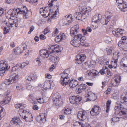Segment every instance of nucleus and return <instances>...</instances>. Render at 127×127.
<instances>
[{"instance_id":"nucleus-17","label":"nucleus","mask_w":127,"mask_h":127,"mask_svg":"<svg viewBox=\"0 0 127 127\" xmlns=\"http://www.w3.org/2000/svg\"><path fill=\"white\" fill-rule=\"evenodd\" d=\"M100 111L99 107L96 105H95L90 111V113L92 116H94L98 115Z\"/></svg>"},{"instance_id":"nucleus-60","label":"nucleus","mask_w":127,"mask_h":127,"mask_svg":"<svg viewBox=\"0 0 127 127\" xmlns=\"http://www.w3.org/2000/svg\"><path fill=\"white\" fill-rule=\"evenodd\" d=\"M20 104L21 106H20V109H21V110H20L19 111L20 112V111H21L22 110H22V109L24 108L26 106V105L24 104Z\"/></svg>"},{"instance_id":"nucleus-27","label":"nucleus","mask_w":127,"mask_h":127,"mask_svg":"<svg viewBox=\"0 0 127 127\" xmlns=\"http://www.w3.org/2000/svg\"><path fill=\"white\" fill-rule=\"evenodd\" d=\"M87 86L85 84H80L77 88V90H78V93H80L83 91H84L86 88Z\"/></svg>"},{"instance_id":"nucleus-52","label":"nucleus","mask_w":127,"mask_h":127,"mask_svg":"<svg viewBox=\"0 0 127 127\" xmlns=\"http://www.w3.org/2000/svg\"><path fill=\"white\" fill-rule=\"evenodd\" d=\"M82 126L81 127H88L89 126V124H87L84 122H82Z\"/></svg>"},{"instance_id":"nucleus-56","label":"nucleus","mask_w":127,"mask_h":127,"mask_svg":"<svg viewBox=\"0 0 127 127\" xmlns=\"http://www.w3.org/2000/svg\"><path fill=\"white\" fill-rule=\"evenodd\" d=\"M104 40L105 41L107 42H110L111 39L110 38L109 36H107L105 37Z\"/></svg>"},{"instance_id":"nucleus-15","label":"nucleus","mask_w":127,"mask_h":127,"mask_svg":"<svg viewBox=\"0 0 127 127\" xmlns=\"http://www.w3.org/2000/svg\"><path fill=\"white\" fill-rule=\"evenodd\" d=\"M77 116L80 120L83 121L86 119L87 116V113L85 111H79L78 112Z\"/></svg>"},{"instance_id":"nucleus-55","label":"nucleus","mask_w":127,"mask_h":127,"mask_svg":"<svg viewBox=\"0 0 127 127\" xmlns=\"http://www.w3.org/2000/svg\"><path fill=\"white\" fill-rule=\"evenodd\" d=\"M60 37L61 36L60 35V34H59V35L55 38V40L57 42H60L62 41Z\"/></svg>"},{"instance_id":"nucleus-30","label":"nucleus","mask_w":127,"mask_h":127,"mask_svg":"<svg viewBox=\"0 0 127 127\" xmlns=\"http://www.w3.org/2000/svg\"><path fill=\"white\" fill-rule=\"evenodd\" d=\"M103 71L105 74H107V75L109 76H111L110 71L109 70L108 67L106 66L103 67Z\"/></svg>"},{"instance_id":"nucleus-34","label":"nucleus","mask_w":127,"mask_h":127,"mask_svg":"<svg viewBox=\"0 0 127 127\" xmlns=\"http://www.w3.org/2000/svg\"><path fill=\"white\" fill-rule=\"evenodd\" d=\"M11 78H10L8 79H6L4 80V83L6 85H9L13 83Z\"/></svg>"},{"instance_id":"nucleus-23","label":"nucleus","mask_w":127,"mask_h":127,"mask_svg":"<svg viewBox=\"0 0 127 127\" xmlns=\"http://www.w3.org/2000/svg\"><path fill=\"white\" fill-rule=\"evenodd\" d=\"M74 37L75 39L79 40L80 42L85 40L86 39L85 36H82V35L80 34H76Z\"/></svg>"},{"instance_id":"nucleus-26","label":"nucleus","mask_w":127,"mask_h":127,"mask_svg":"<svg viewBox=\"0 0 127 127\" xmlns=\"http://www.w3.org/2000/svg\"><path fill=\"white\" fill-rule=\"evenodd\" d=\"M19 76L20 75H19L18 73H14L12 74L10 78L12 79V82H13V83H15V81L18 79Z\"/></svg>"},{"instance_id":"nucleus-1","label":"nucleus","mask_w":127,"mask_h":127,"mask_svg":"<svg viewBox=\"0 0 127 127\" xmlns=\"http://www.w3.org/2000/svg\"><path fill=\"white\" fill-rule=\"evenodd\" d=\"M56 52L57 53H60V50L58 45H51L49 46L48 50L47 51L45 49L41 50L40 51V56L41 57L45 58L52 55L51 54Z\"/></svg>"},{"instance_id":"nucleus-12","label":"nucleus","mask_w":127,"mask_h":127,"mask_svg":"<svg viewBox=\"0 0 127 127\" xmlns=\"http://www.w3.org/2000/svg\"><path fill=\"white\" fill-rule=\"evenodd\" d=\"M86 57V56L84 54L77 55L76 56L75 58V63L77 64H81L84 61Z\"/></svg>"},{"instance_id":"nucleus-20","label":"nucleus","mask_w":127,"mask_h":127,"mask_svg":"<svg viewBox=\"0 0 127 127\" xmlns=\"http://www.w3.org/2000/svg\"><path fill=\"white\" fill-rule=\"evenodd\" d=\"M119 46L124 50H127V43L122 41H120L118 43Z\"/></svg>"},{"instance_id":"nucleus-10","label":"nucleus","mask_w":127,"mask_h":127,"mask_svg":"<svg viewBox=\"0 0 127 127\" xmlns=\"http://www.w3.org/2000/svg\"><path fill=\"white\" fill-rule=\"evenodd\" d=\"M53 99L54 103L56 106H60L62 103V100L59 93H57L55 94Z\"/></svg>"},{"instance_id":"nucleus-2","label":"nucleus","mask_w":127,"mask_h":127,"mask_svg":"<svg viewBox=\"0 0 127 127\" xmlns=\"http://www.w3.org/2000/svg\"><path fill=\"white\" fill-rule=\"evenodd\" d=\"M58 10H57L54 12H51V10L49 9V12L47 11V10H46L45 9H43V8H41L39 10L40 13L43 17H47L48 16H50L51 18L53 19H55L57 18L59 16V15L57 14Z\"/></svg>"},{"instance_id":"nucleus-39","label":"nucleus","mask_w":127,"mask_h":127,"mask_svg":"<svg viewBox=\"0 0 127 127\" xmlns=\"http://www.w3.org/2000/svg\"><path fill=\"white\" fill-rule=\"evenodd\" d=\"M117 66V64L115 63H114L112 62L111 64L109 65L108 66L109 68H116Z\"/></svg>"},{"instance_id":"nucleus-13","label":"nucleus","mask_w":127,"mask_h":127,"mask_svg":"<svg viewBox=\"0 0 127 127\" xmlns=\"http://www.w3.org/2000/svg\"><path fill=\"white\" fill-rule=\"evenodd\" d=\"M85 97L87 99L86 101L95 100L97 98V97L95 94L91 92H89L88 94L85 96Z\"/></svg>"},{"instance_id":"nucleus-19","label":"nucleus","mask_w":127,"mask_h":127,"mask_svg":"<svg viewBox=\"0 0 127 127\" xmlns=\"http://www.w3.org/2000/svg\"><path fill=\"white\" fill-rule=\"evenodd\" d=\"M101 15L99 14H95L93 17L92 20V22L95 23V24H97L100 22Z\"/></svg>"},{"instance_id":"nucleus-21","label":"nucleus","mask_w":127,"mask_h":127,"mask_svg":"<svg viewBox=\"0 0 127 127\" xmlns=\"http://www.w3.org/2000/svg\"><path fill=\"white\" fill-rule=\"evenodd\" d=\"M31 113L26 110H22L19 113L20 116L24 119L29 116Z\"/></svg>"},{"instance_id":"nucleus-31","label":"nucleus","mask_w":127,"mask_h":127,"mask_svg":"<svg viewBox=\"0 0 127 127\" xmlns=\"http://www.w3.org/2000/svg\"><path fill=\"white\" fill-rule=\"evenodd\" d=\"M34 75L33 74H31L29 76L26 77L27 81H32L34 80Z\"/></svg>"},{"instance_id":"nucleus-49","label":"nucleus","mask_w":127,"mask_h":127,"mask_svg":"<svg viewBox=\"0 0 127 127\" xmlns=\"http://www.w3.org/2000/svg\"><path fill=\"white\" fill-rule=\"evenodd\" d=\"M19 49H17V50L14 49L13 50L14 54L15 55H17L19 53H21L23 52V51H19Z\"/></svg>"},{"instance_id":"nucleus-40","label":"nucleus","mask_w":127,"mask_h":127,"mask_svg":"<svg viewBox=\"0 0 127 127\" xmlns=\"http://www.w3.org/2000/svg\"><path fill=\"white\" fill-rule=\"evenodd\" d=\"M120 118L119 117H113L111 119V122L112 124V122L113 123H115L117 122L119 120V119Z\"/></svg>"},{"instance_id":"nucleus-24","label":"nucleus","mask_w":127,"mask_h":127,"mask_svg":"<svg viewBox=\"0 0 127 127\" xmlns=\"http://www.w3.org/2000/svg\"><path fill=\"white\" fill-rule=\"evenodd\" d=\"M69 86L72 88L76 87L78 84L77 81L74 80L69 81L68 83Z\"/></svg>"},{"instance_id":"nucleus-4","label":"nucleus","mask_w":127,"mask_h":127,"mask_svg":"<svg viewBox=\"0 0 127 127\" xmlns=\"http://www.w3.org/2000/svg\"><path fill=\"white\" fill-rule=\"evenodd\" d=\"M114 109L115 111V113L116 115H119L121 116L120 117L123 119H125L127 117V114L126 112L121 110L120 108V104L119 102H116L115 105Z\"/></svg>"},{"instance_id":"nucleus-35","label":"nucleus","mask_w":127,"mask_h":127,"mask_svg":"<svg viewBox=\"0 0 127 127\" xmlns=\"http://www.w3.org/2000/svg\"><path fill=\"white\" fill-rule=\"evenodd\" d=\"M33 119L32 114H29V116L26 117L24 120L28 122H31L33 121Z\"/></svg>"},{"instance_id":"nucleus-33","label":"nucleus","mask_w":127,"mask_h":127,"mask_svg":"<svg viewBox=\"0 0 127 127\" xmlns=\"http://www.w3.org/2000/svg\"><path fill=\"white\" fill-rule=\"evenodd\" d=\"M65 17L66 20L68 21L69 23L70 24L72 23L73 20V19L72 18V16L71 14L66 16Z\"/></svg>"},{"instance_id":"nucleus-3","label":"nucleus","mask_w":127,"mask_h":127,"mask_svg":"<svg viewBox=\"0 0 127 127\" xmlns=\"http://www.w3.org/2000/svg\"><path fill=\"white\" fill-rule=\"evenodd\" d=\"M69 73V70L67 69L64 70L63 73L61 74V77L60 83L62 85L65 86L68 83L70 80L68 76Z\"/></svg>"},{"instance_id":"nucleus-64","label":"nucleus","mask_w":127,"mask_h":127,"mask_svg":"<svg viewBox=\"0 0 127 127\" xmlns=\"http://www.w3.org/2000/svg\"><path fill=\"white\" fill-rule=\"evenodd\" d=\"M49 32L50 30L48 28H45L44 30V34H46Z\"/></svg>"},{"instance_id":"nucleus-51","label":"nucleus","mask_w":127,"mask_h":127,"mask_svg":"<svg viewBox=\"0 0 127 127\" xmlns=\"http://www.w3.org/2000/svg\"><path fill=\"white\" fill-rule=\"evenodd\" d=\"M121 98L124 100V102H127V94L125 95V96L122 95L121 97Z\"/></svg>"},{"instance_id":"nucleus-53","label":"nucleus","mask_w":127,"mask_h":127,"mask_svg":"<svg viewBox=\"0 0 127 127\" xmlns=\"http://www.w3.org/2000/svg\"><path fill=\"white\" fill-rule=\"evenodd\" d=\"M64 113L66 114H68L71 113V111L69 108L65 109L64 111Z\"/></svg>"},{"instance_id":"nucleus-42","label":"nucleus","mask_w":127,"mask_h":127,"mask_svg":"<svg viewBox=\"0 0 127 127\" xmlns=\"http://www.w3.org/2000/svg\"><path fill=\"white\" fill-rule=\"evenodd\" d=\"M118 36H120L123 35V31L122 29H117Z\"/></svg>"},{"instance_id":"nucleus-11","label":"nucleus","mask_w":127,"mask_h":127,"mask_svg":"<svg viewBox=\"0 0 127 127\" xmlns=\"http://www.w3.org/2000/svg\"><path fill=\"white\" fill-rule=\"evenodd\" d=\"M119 4L118 5V7L120 10L123 12L127 10V3L125 2L123 0H119Z\"/></svg>"},{"instance_id":"nucleus-63","label":"nucleus","mask_w":127,"mask_h":127,"mask_svg":"<svg viewBox=\"0 0 127 127\" xmlns=\"http://www.w3.org/2000/svg\"><path fill=\"white\" fill-rule=\"evenodd\" d=\"M121 64L124 67H127V58H126V59L125 60V62L123 64Z\"/></svg>"},{"instance_id":"nucleus-18","label":"nucleus","mask_w":127,"mask_h":127,"mask_svg":"<svg viewBox=\"0 0 127 127\" xmlns=\"http://www.w3.org/2000/svg\"><path fill=\"white\" fill-rule=\"evenodd\" d=\"M36 120L38 122L40 123L45 122L46 119L45 114L43 113H41L37 116Z\"/></svg>"},{"instance_id":"nucleus-28","label":"nucleus","mask_w":127,"mask_h":127,"mask_svg":"<svg viewBox=\"0 0 127 127\" xmlns=\"http://www.w3.org/2000/svg\"><path fill=\"white\" fill-rule=\"evenodd\" d=\"M82 12H76L74 14V16L77 20H80L82 19Z\"/></svg>"},{"instance_id":"nucleus-38","label":"nucleus","mask_w":127,"mask_h":127,"mask_svg":"<svg viewBox=\"0 0 127 127\" xmlns=\"http://www.w3.org/2000/svg\"><path fill=\"white\" fill-rule=\"evenodd\" d=\"M111 102V101L108 100L106 102V112L107 113H108L109 112L110 109V106Z\"/></svg>"},{"instance_id":"nucleus-32","label":"nucleus","mask_w":127,"mask_h":127,"mask_svg":"<svg viewBox=\"0 0 127 127\" xmlns=\"http://www.w3.org/2000/svg\"><path fill=\"white\" fill-rule=\"evenodd\" d=\"M20 122V119L17 117H15L13 118L11 121V123H13L14 124H18Z\"/></svg>"},{"instance_id":"nucleus-61","label":"nucleus","mask_w":127,"mask_h":127,"mask_svg":"<svg viewBox=\"0 0 127 127\" xmlns=\"http://www.w3.org/2000/svg\"><path fill=\"white\" fill-rule=\"evenodd\" d=\"M34 29V27L33 26H31L30 27V31L28 32V33L29 34H30L31 32Z\"/></svg>"},{"instance_id":"nucleus-7","label":"nucleus","mask_w":127,"mask_h":127,"mask_svg":"<svg viewBox=\"0 0 127 127\" xmlns=\"http://www.w3.org/2000/svg\"><path fill=\"white\" fill-rule=\"evenodd\" d=\"M78 9L81 12H82V19H85L87 18L89 15V12L91 11V8L89 7H81L80 6L78 7Z\"/></svg>"},{"instance_id":"nucleus-57","label":"nucleus","mask_w":127,"mask_h":127,"mask_svg":"<svg viewBox=\"0 0 127 127\" xmlns=\"http://www.w3.org/2000/svg\"><path fill=\"white\" fill-rule=\"evenodd\" d=\"M37 101L40 104L43 103L44 102V101L43 98H39V99H37Z\"/></svg>"},{"instance_id":"nucleus-16","label":"nucleus","mask_w":127,"mask_h":127,"mask_svg":"<svg viewBox=\"0 0 127 127\" xmlns=\"http://www.w3.org/2000/svg\"><path fill=\"white\" fill-rule=\"evenodd\" d=\"M81 98L79 95L73 96L70 97L69 100L70 102L72 104L76 103L79 102L81 100Z\"/></svg>"},{"instance_id":"nucleus-37","label":"nucleus","mask_w":127,"mask_h":127,"mask_svg":"<svg viewBox=\"0 0 127 127\" xmlns=\"http://www.w3.org/2000/svg\"><path fill=\"white\" fill-rule=\"evenodd\" d=\"M82 122L76 121L74 123V127H81Z\"/></svg>"},{"instance_id":"nucleus-47","label":"nucleus","mask_w":127,"mask_h":127,"mask_svg":"<svg viewBox=\"0 0 127 127\" xmlns=\"http://www.w3.org/2000/svg\"><path fill=\"white\" fill-rule=\"evenodd\" d=\"M59 34L61 36L60 37L62 40H64L65 39L66 36L64 33H62Z\"/></svg>"},{"instance_id":"nucleus-14","label":"nucleus","mask_w":127,"mask_h":127,"mask_svg":"<svg viewBox=\"0 0 127 127\" xmlns=\"http://www.w3.org/2000/svg\"><path fill=\"white\" fill-rule=\"evenodd\" d=\"M79 27L78 25H76L73 26L71 29L70 35L72 37L77 34L79 32Z\"/></svg>"},{"instance_id":"nucleus-5","label":"nucleus","mask_w":127,"mask_h":127,"mask_svg":"<svg viewBox=\"0 0 127 127\" xmlns=\"http://www.w3.org/2000/svg\"><path fill=\"white\" fill-rule=\"evenodd\" d=\"M10 66L8 65L7 62L4 60H2L0 63V76L3 75L6 70H8L10 68Z\"/></svg>"},{"instance_id":"nucleus-50","label":"nucleus","mask_w":127,"mask_h":127,"mask_svg":"<svg viewBox=\"0 0 127 127\" xmlns=\"http://www.w3.org/2000/svg\"><path fill=\"white\" fill-rule=\"evenodd\" d=\"M8 29H7L6 27H5L3 29V33L4 34H5L8 32H9V30L10 29L9 28V26H8Z\"/></svg>"},{"instance_id":"nucleus-62","label":"nucleus","mask_w":127,"mask_h":127,"mask_svg":"<svg viewBox=\"0 0 127 127\" xmlns=\"http://www.w3.org/2000/svg\"><path fill=\"white\" fill-rule=\"evenodd\" d=\"M36 62L38 64V65L40 66L41 64V63L40 61V59L39 58H37L36 59Z\"/></svg>"},{"instance_id":"nucleus-41","label":"nucleus","mask_w":127,"mask_h":127,"mask_svg":"<svg viewBox=\"0 0 127 127\" xmlns=\"http://www.w3.org/2000/svg\"><path fill=\"white\" fill-rule=\"evenodd\" d=\"M11 99V96H7L5 97V99H4V101L5 102V104L8 103L10 100Z\"/></svg>"},{"instance_id":"nucleus-8","label":"nucleus","mask_w":127,"mask_h":127,"mask_svg":"<svg viewBox=\"0 0 127 127\" xmlns=\"http://www.w3.org/2000/svg\"><path fill=\"white\" fill-rule=\"evenodd\" d=\"M20 14H23V18L25 19H27L29 18L31 15V10H28V9L25 6H24L23 8L19 10Z\"/></svg>"},{"instance_id":"nucleus-48","label":"nucleus","mask_w":127,"mask_h":127,"mask_svg":"<svg viewBox=\"0 0 127 127\" xmlns=\"http://www.w3.org/2000/svg\"><path fill=\"white\" fill-rule=\"evenodd\" d=\"M52 59L54 60V62L56 63L59 62L60 60L59 58L57 57H52Z\"/></svg>"},{"instance_id":"nucleus-36","label":"nucleus","mask_w":127,"mask_h":127,"mask_svg":"<svg viewBox=\"0 0 127 127\" xmlns=\"http://www.w3.org/2000/svg\"><path fill=\"white\" fill-rule=\"evenodd\" d=\"M19 8H18V9L15 10H13L12 11V12L11 14L10 15L12 17H14L16 14H18V13H19V10H20Z\"/></svg>"},{"instance_id":"nucleus-22","label":"nucleus","mask_w":127,"mask_h":127,"mask_svg":"<svg viewBox=\"0 0 127 127\" xmlns=\"http://www.w3.org/2000/svg\"><path fill=\"white\" fill-rule=\"evenodd\" d=\"M121 79V77L119 75H116L115 76L114 78L115 82L113 84V85L114 86H118L120 82Z\"/></svg>"},{"instance_id":"nucleus-58","label":"nucleus","mask_w":127,"mask_h":127,"mask_svg":"<svg viewBox=\"0 0 127 127\" xmlns=\"http://www.w3.org/2000/svg\"><path fill=\"white\" fill-rule=\"evenodd\" d=\"M32 94H30L28 96V99L31 103H33V102H32L33 100L32 99Z\"/></svg>"},{"instance_id":"nucleus-25","label":"nucleus","mask_w":127,"mask_h":127,"mask_svg":"<svg viewBox=\"0 0 127 127\" xmlns=\"http://www.w3.org/2000/svg\"><path fill=\"white\" fill-rule=\"evenodd\" d=\"M80 42L79 40L74 38V39L71 41L70 43L73 46L75 47H77L80 45Z\"/></svg>"},{"instance_id":"nucleus-46","label":"nucleus","mask_w":127,"mask_h":127,"mask_svg":"<svg viewBox=\"0 0 127 127\" xmlns=\"http://www.w3.org/2000/svg\"><path fill=\"white\" fill-rule=\"evenodd\" d=\"M23 87L20 84L17 85L16 86V89L18 91H22L23 90Z\"/></svg>"},{"instance_id":"nucleus-44","label":"nucleus","mask_w":127,"mask_h":127,"mask_svg":"<svg viewBox=\"0 0 127 127\" xmlns=\"http://www.w3.org/2000/svg\"><path fill=\"white\" fill-rule=\"evenodd\" d=\"M91 71L92 74H93V76L99 74V72L95 70H91Z\"/></svg>"},{"instance_id":"nucleus-43","label":"nucleus","mask_w":127,"mask_h":127,"mask_svg":"<svg viewBox=\"0 0 127 127\" xmlns=\"http://www.w3.org/2000/svg\"><path fill=\"white\" fill-rule=\"evenodd\" d=\"M88 72L86 74V76L89 79H91L93 77V74L91 73V71H88Z\"/></svg>"},{"instance_id":"nucleus-59","label":"nucleus","mask_w":127,"mask_h":127,"mask_svg":"<svg viewBox=\"0 0 127 127\" xmlns=\"http://www.w3.org/2000/svg\"><path fill=\"white\" fill-rule=\"evenodd\" d=\"M54 1L53 0H49L48 1V4L50 7L52 6L53 5V3Z\"/></svg>"},{"instance_id":"nucleus-45","label":"nucleus","mask_w":127,"mask_h":127,"mask_svg":"<svg viewBox=\"0 0 127 127\" xmlns=\"http://www.w3.org/2000/svg\"><path fill=\"white\" fill-rule=\"evenodd\" d=\"M63 26L68 25L71 24L70 23L68 22V21H67L66 19H64L63 20Z\"/></svg>"},{"instance_id":"nucleus-29","label":"nucleus","mask_w":127,"mask_h":127,"mask_svg":"<svg viewBox=\"0 0 127 127\" xmlns=\"http://www.w3.org/2000/svg\"><path fill=\"white\" fill-rule=\"evenodd\" d=\"M5 110L2 107H0V120L5 115Z\"/></svg>"},{"instance_id":"nucleus-6","label":"nucleus","mask_w":127,"mask_h":127,"mask_svg":"<svg viewBox=\"0 0 127 127\" xmlns=\"http://www.w3.org/2000/svg\"><path fill=\"white\" fill-rule=\"evenodd\" d=\"M22 23L21 20L20 19H12L11 18H9L8 19V25L7 22L5 23L7 26L9 27H13L14 26L16 27L20 26Z\"/></svg>"},{"instance_id":"nucleus-9","label":"nucleus","mask_w":127,"mask_h":127,"mask_svg":"<svg viewBox=\"0 0 127 127\" xmlns=\"http://www.w3.org/2000/svg\"><path fill=\"white\" fill-rule=\"evenodd\" d=\"M112 16V14L111 13L109 12H107L105 17L101 16L100 22L103 25L107 24L110 21V18Z\"/></svg>"},{"instance_id":"nucleus-54","label":"nucleus","mask_w":127,"mask_h":127,"mask_svg":"<svg viewBox=\"0 0 127 127\" xmlns=\"http://www.w3.org/2000/svg\"><path fill=\"white\" fill-rule=\"evenodd\" d=\"M29 62L28 61H27V63L26 65H25L24 64L25 63H23L22 64H20V65H19V67L21 68H23L25 66L28 65L29 64Z\"/></svg>"}]
</instances>
